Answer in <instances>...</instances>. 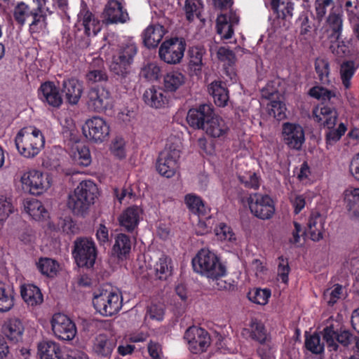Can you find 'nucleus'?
<instances>
[{"instance_id":"aec40b11","label":"nucleus","mask_w":359,"mask_h":359,"mask_svg":"<svg viewBox=\"0 0 359 359\" xmlns=\"http://www.w3.org/2000/svg\"><path fill=\"white\" fill-rule=\"evenodd\" d=\"M203 130L213 138H224L229 132V127L225 121L215 112L206 122Z\"/></svg>"},{"instance_id":"6e6552de","label":"nucleus","mask_w":359,"mask_h":359,"mask_svg":"<svg viewBox=\"0 0 359 359\" xmlns=\"http://www.w3.org/2000/svg\"><path fill=\"white\" fill-rule=\"evenodd\" d=\"M186 46V42L182 38H172L165 40L159 48V57L167 64H179L184 57Z\"/></svg>"},{"instance_id":"412c9836","label":"nucleus","mask_w":359,"mask_h":359,"mask_svg":"<svg viewBox=\"0 0 359 359\" xmlns=\"http://www.w3.org/2000/svg\"><path fill=\"white\" fill-rule=\"evenodd\" d=\"M39 91L40 99L47 102L50 106L59 107L62 104V98L59 89L53 82L48 81L42 83Z\"/></svg>"},{"instance_id":"e2e57ef3","label":"nucleus","mask_w":359,"mask_h":359,"mask_svg":"<svg viewBox=\"0 0 359 359\" xmlns=\"http://www.w3.org/2000/svg\"><path fill=\"white\" fill-rule=\"evenodd\" d=\"M278 277L283 283L287 284L288 282V274L290 271L287 259L280 256L278 258Z\"/></svg>"},{"instance_id":"de8ad7c7","label":"nucleus","mask_w":359,"mask_h":359,"mask_svg":"<svg viewBox=\"0 0 359 359\" xmlns=\"http://www.w3.org/2000/svg\"><path fill=\"white\" fill-rule=\"evenodd\" d=\"M248 298L252 302L265 305L271 297V291L268 289H254L248 292Z\"/></svg>"},{"instance_id":"72a5a7b5","label":"nucleus","mask_w":359,"mask_h":359,"mask_svg":"<svg viewBox=\"0 0 359 359\" xmlns=\"http://www.w3.org/2000/svg\"><path fill=\"white\" fill-rule=\"evenodd\" d=\"M21 295L24 301L30 306L40 304L43 302V295L36 285L28 284L21 287Z\"/></svg>"},{"instance_id":"c03bdc74","label":"nucleus","mask_w":359,"mask_h":359,"mask_svg":"<svg viewBox=\"0 0 359 359\" xmlns=\"http://www.w3.org/2000/svg\"><path fill=\"white\" fill-rule=\"evenodd\" d=\"M184 200L187 206L193 213L198 215H205L206 214L207 208L199 196L190 194L185 196Z\"/></svg>"},{"instance_id":"864d4df0","label":"nucleus","mask_w":359,"mask_h":359,"mask_svg":"<svg viewBox=\"0 0 359 359\" xmlns=\"http://www.w3.org/2000/svg\"><path fill=\"white\" fill-rule=\"evenodd\" d=\"M309 95L310 96L322 101L330 100L332 97L336 96L335 92L318 86L311 88L309 90Z\"/></svg>"},{"instance_id":"603ef678","label":"nucleus","mask_w":359,"mask_h":359,"mask_svg":"<svg viewBox=\"0 0 359 359\" xmlns=\"http://www.w3.org/2000/svg\"><path fill=\"white\" fill-rule=\"evenodd\" d=\"M334 5V0H315V14L318 21H321L325 16L327 9Z\"/></svg>"},{"instance_id":"6ab92c4d","label":"nucleus","mask_w":359,"mask_h":359,"mask_svg":"<svg viewBox=\"0 0 359 359\" xmlns=\"http://www.w3.org/2000/svg\"><path fill=\"white\" fill-rule=\"evenodd\" d=\"M61 90L67 102L74 105L81 97L83 91V83L75 78L65 79L62 81Z\"/></svg>"},{"instance_id":"b1692460","label":"nucleus","mask_w":359,"mask_h":359,"mask_svg":"<svg viewBox=\"0 0 359 359\" xmlns=\"http://www.w3.org/2000/svg\"><path fill=\"white\" fill-rule=\"evenodd\" d=\"M24 332V326L20 320L11 318L2 326L3 334L12 343L16 344L21 341Z\"/></svg>"},{"instance_id":"cd10ccee","label":"nucleus","mask_w":359,"mask_h":359,"mask_svg":"<svg viewBox=\"0 0 359 359\" xmlns=\"http://www.w3.org/2000/svg\"><path fill=\"white\" fill-rule=\"evenodd\" d=\"M325 219L318 212H313L308 222V233L313 241H318L323 238Z\"/></svg>"},{"instance_id":"bb28decb","label":"nucleus","mask_w":359,"mask_h":359,"mask_svg":"<svg viewBox=\"0 0 359 359\" xmlns=\"http://www.w3.org/2000/svg\"><path fill=\"white\" fill-rule=\"evenodd\" d=\"M115 347V342L106 334L97 335L93 341V351L99 357L108 358Z\"/></svg>"},{"instance_id":"052dcab7","label":"nucleus","mask_w":359,"mask_h":359,"mask_svg":"<svg viewBox=\"0 0 359 359\" xmlns=\"http://www.w3.org/2000/svg\"><path fill=\"white\" fill-rule=\"evenodd\" d=\"M239 181L247 188L257 189L259 187V179L255 172H249L238 175Z\"/></svg>"},{"instance_id":"0e129e2a","label":"nucleus","mask_w":359,"mask_h":359,"mask_svg":"<svg viewBox=\"0 0 359 359\" xmlns=\"http://www.w3.org/2000/svg\"><path fill=\"white\" fill-rule=\"evenodd\" d=\"M215 231L217 237L222 241L235 240V234L231 228L224 223H220Z\"/></svg>"},{"instance_id":"39448f33","label":"nucleus","mask_w":359,"mask_h":359,"mask_svg":"<svg viewBox=\"0 0 359 359\" xmlns=\"http://www.w3.org/2000/svg\"><path fill=\"white\" fill-rule=\"evenodd\" d=\"M93 304L95 310L104 316L116 314L122 307V299L119 294L108 290L95 293Z\"/></svg>"},{"instance_id":"6e6d98bb","label":"nucleus","mask_w":359,"mask_h":359,"mask_svg":"<svg viewBox=\"0 0 359 359\" xmlns=\"http://www.w3.org/2000/svg\"><path fill=\"white\" fill-rule=\"evenodd\" d=\"M74 161L78 165L86 167L91 163V156L88 147L82 146L78 148L74 156Z\"/></svg>"},{"instance_id":"338daca9","label":"nucleus","mask_w":359,"mask_h":359,"mask_svg":"<svg viewBox=\"0 0 359 359\" xmlns=\"http://www.w3.org/2000/svg\"><path fill=\"white\" fill-rule=\"evenodd\" d=\"M161 73L160 67L155 63H150L141 71L142 76L150 81L157 80Z\"/></svg>"},{"instance_id":"c756f323","label":"nucleus","mask_w":359,"mask_h":359,"mask_svg":"<svg viewBox=\"0 0 359 359\" xmlns=\"http://www.w3.org/2000/svg\"><path fill=\"white\" fill-rule=\"evenodd\" d=\"M208 90L217 106L224 107L226 104L229 100V95L225 83L220 81H212L208 86Z\"/></svg>"},{"instance_id":"7ed1b4c3","label":"nucleus","mask_w":359,"mask_h":359,"mask_svg":"<svg viewBox=\"0 0 359 359\" xmlns=\"http://www.w3.org/2000/svg\"><path fill=\"white\" fill-rule=\"evenodd\" d=\"M194 270L208 278L218 280L226 273L225 266L208 249H201L192 259Z\"/></svg>"},{"instance_id":"3c124183","label":"nucleus","mask_w":359,"mask_h":359,"mask_svg":"<svg viewBox=\"0 0 359 359\" xmlns=\"http://www.w3.org/2000/svg\"><path fill=\"white\" fill-rule=\"evenodd\" d=\"M331 45L330 49L331 52L337 57H343L347 55L350 50L345 41L339 39H330Z\"/></svg>"},{"instance_id":"a878e982","label":"nucleus","mask_w":359,"mask_h":359,"mask_svg":"<svg viewBox=\"0 0 359 359\" xmlns=\"http://www.w3.org/2000/svg\"><path fill=\"white\" fill-rule=\"evenodd\" d=\"M241 334L244 337L248 335L252 339L264 344L269 339V334L262 323L257 320H252L249 328H244Z\"/></svg>"},{"instance_id":"69168bd1","label":"nucleus","mask_w":359,"mask_h":359,"mask_svg":"<svg viewBox=\"0 0 359 359\" xmlns=\"http://www.w3.org/2000/svg\"><path fill=\"white\" fill-rule=\"evenodd\" d=\"M344 200L346 207L350 210L359 205V189H347L345 191Z\"/></svg>"},{"instance_id":"0eeeda50","label":"nucleus","mask_w":359,"mask_h":359,"mask_svg":"<svg viewBox=\"0 0 359 359\" xmlns=\"http://www.w3.org/2000/svg\"><path fill=\"white\" fill-rule=\"evenodd\" d=\"M248 204L251 213L260 219H269L275 213L273 201L266 194L259 193L250 194L248 198Z\"/></svg>"},{"instance_id":"774afa93","label":"nucleus","mask_w":359,"mask_h":359,"mask_svg":"<svg viewBox=\"0 0 359 359\" xmlns=\"http://www.w3.org/2000/svg\"><path fill=\"white\" fill-rule=\"evenodd\" d=\"M108 76L104 69H91L86 74V79L91 83L105 81Z\"/></svg>"},{"instance_id":"ea45409f","label":"nucleus","mask_w":359,"mask_h":359,"mask_svg":"<svg viewBox=\"0 0 359 359\" xmlns=\"http://www.w3.org/2000/svg\"><path fill=\"white\" fill-rule=\"evenodd\" d=\"M315 70L317 77L322 84H329L330 83V62L327 59L318 57L315 61Z\"/></svg>"},{"instance_id":"a19ab883","label":"nucleus","mask_w":359,"mask_h":359,"mask_svg":"<svg viewBox=\"0 0 359 359\" xmlns=\"http://www.w3.org/2000/svg\"><path fill=\"white\" fill-rule=\"evenodd\" d=\"M358 67L353 60L345 61L340 66V77L342 84L345 88H349L351 86V80L353 76Z\"/></svg>"},{"instance_id":"8fccbe9b","label":"nucleus","mask_w":359,"mask_h":359,"mask_svg":"<svg viewBox=\"0 0 359 359\" xmlns=\"http://www.w3.org/2000/svg\"><path fill=\"white\" fill-rule=\"evenodd\" d=\"M327 129L328 130L325 133L326 143L327 145H333L344 135L347 128L343 123H341L337 128L333 127Z\"/></svg>"},{"instance_id":"f704fd0d","label":"nucleus","mask_w":359,"mask_h":359,"mask_svg":"<svg viewBox=\"0 0 359 359\" xmlns=\"http://www.w3.org/2000/svg\"><path fill=\"white\" fill-rule=\"evenodd\" d=\"M131 240L128 236L119 233L115 238V243L112 249L113 253L119 259H122L129 254L131 250Z\"/></svg>"},{"instance_id":"49530a36","label":"nucleus","mask_w":359,"mask_h":359,"mask_svg":"<svg viewBox=\"0 0 359 359\" xmlns=\"http://www.w3.org/2000/svg\"><path fill=\"white\" fill-rule=\"evenodd\" d=\"M204 53V49L200 47H192L189 49V67L194 72L201 70L203 65V57Z\"/></svg>"},{"instance_id":"c85d7f7f","label":"nucleus","mask_w":359,"mask_h":359,"mask_svg":"<svg viewBox=\"0 0 359 359\" xmlns=\"http://www.w3.org/2000/svg\"><path fill=\"white\" fill-rule=\"evenodd\" d=\"M38 353L41 359H62V358L60 345L52 341H43L39 343Z\"/></svg>"},{"instance_id":"ddd939ff","label":"nucleus","mask_w":359,"mask_h":359,"mask_svg":"<svg viewBox=\"0 0 359 359\" xmlns=\"http://www.w3.org/2000/svg\"><path fill=\"white\" fill-rule=\"evenodd\" d=\"M282 140L290 149L299 150L305 141L303 127L296 123H283L282 124Z\"/></svg>"},{"instance_id":"680f3d73","label":"nucleus","mask_w":359,"mask_h":359,"mask_svg":"<svg viewBox=\"0 0 359 359\" xmlns=\"http://www.w3.org/2000/svg\"><path fill=\"white\" fill-rule=\"evenodd\" d=\"M13 210L11 199L0 195V221L6 220L13 212Z\"/></svg>"},{"instance_id":"20e7f679","label":"nucleus","mask_w":359,"mask_h":359,"mask_svg":"<svg viewBox=\"0 0 359 359\" xmlns=\"http://www.w3.org/2000/svg\"><path fill=\"white\" fill-rule=\"evenodd\" d=\"M137 52V48L135 43L123 44L118 47L113 54L110 65V70L117 80L125 82L130 73V66Z\"/></svg>"},{"instance_id":"f3484780","label":"nucleus","mask_w":359,"mask_h":359,"mask_svg":"<svg viewBox=\"0 0 359 359\" xmlns=\"http://www.w3.org/2000/svg\"><path fill=\"white\" fill-rule=\"evenodd\" d=\"M213 113L214 110L211 105L201 104L198 108L189 110L187 121L191 127L203 130Z\"/></svg>"},{"instance_id":"9d476101","label":"nucleus","mask_w":359,"mask_h":359,"mask_svg":"<svg viewBox=\"0 0 359 359\" xmlns=\"http://www.w3.org/2000/svg\"><path fill=\"white\" fill-rule=\"evenodd\" d=\"M184 338L188 344L190 351L195 354L205 351L210 344V337L208 332L196 326L189 327L186 330Z\"/></svg>"},{"instance_id":"5fc2aeb1","label":"nucleus","mask_w":359,"mask_h":359,"mask_svg":"<svg viewBox=\"0 0 359 359\" xmlns=\"http://www.w3.org/2000/svg\"><path fill=\"white\" fill-rule=\"evenodd\" d=\"M305 345L311 352L318 354L323 351V344L320 343V337L318 334H313L306 337Z\"/></svg>"},{"instance_id":"423d86ee","label":"nucleus","mask_w":359,"mask_h":359,"mask_svg":"<svg viewBox=\"0 0 359 359\" xmlns=\"http://www.w3.org/2000/svg\"><path fill=\"white\" fill-rule=\"evenodd\" d=\"M20 184L24 192L32 195L41 194L50 187L48 175L37 170L24 172L20 177Z\"/></svg>"},{"instance_id":"f03ea898","label":"nucleus","mask_w":359,"mask_h":359,"mask_svg":"<svg viewBox=\"0 0 359 359\" xmlns=\"http://www.w3.org/2000/svg\"><path fill=\"white\" fill-rule=\"evenodd\" d=\"M15 143L21 156L32 158L37 156L44 147L45 138L39 129L34 126H27L19 130Z\"/></svg>"},{"instance_id":"f257e3e1","label":"nucleus","mask_w":359,"mask_h":359,"mask_svg":"<svg viewBox=\"0 0 359 359\" xmlns=\"http://www.w3.org/2000/svg\"><path fill=\"white\" fill-rule=\"evenodd\" d=\"M43 0L18 1L13 7L12 14L15 22L23 26L27 22L31 34L39 33L46 27V15L43 11Z\"/></svg>"},{"instance_id":"79ce46f5","label":"nucleus","mask_w":359,"mask_h":359,"mask_svg":"<svg viewBox=\"0 0 359 359\" xmlns=\"http://www.w3.org/2000/svg\"><path fill=\"white\" fill-rule=\"evenodd\" d=\"M329 28L332 30L330 39H339L341 36L343 20L342 15L331 12L327 19Z\"/></svg>"},{"instance_id":"c9c22d12","label":"nucleus","mask_w":359,"mask_h":359,"mask_svg":"<svg viewBox=\"0 0 359 359\" xmlns=\"http://www.w3.org/2000/svg\"><path fill=\"white\" fill-rule=\"evenodd\" d=\"M184 75L179 71L168 72L163 79L164 88L170 92H174L185 83Z\"/></svg>"},{"instance_id":"4c0bfd02","label":"nucleus","mask_w":359,"mask_h":359,"mask_svg":"<svg viewBox=\"0 0 359 359\" xmlns=\"http://www.w3.org/2000/svg\"><path fill=\"white\" fill-rule=\"evenodd\" d=\"M271 7L279 18H291L294 5L289 0H271Z\"/></svg>"},{"instance_id":"2f4dec72","label":"nucleus","mask_w":359,"mask_h":359,"mask_svg":"<svg viewBox=\"0 0 359 359\" xmlns=\"http://www.w3.org/2000/svg\"><path fill=\"white\" fill-rule=\"evenodd\" d=\"M144 102L154 108H161L167 102L164 91L161 88L154 87L147 89L143 95Z\"/></svg>"},{"instance_id":"bf43d9fd","label":"nucleus","mask_w":359,"mask_h":359,"mask_svg":"<svg viewBox=\"0 0 359 359\" xmlns=\"http://www.w3.org/2000/svg\"><path fill=\"white\" fill-rule=\"evenodd\" d=\"M337 332L334 330L333 325L327 326L323 330V339L326 341L330 350L337 351L338 345L337 343Z\"/></svg>"},{"instance_id":"f8f14e48","label":"nucleus","mask_w":359,"mask_h":359,"mask_svg":"<svg viewBox=\"0 0 359 359\" xmlns=\"http://www.w3.org/2000/svg\"><path fill=\"white\" fill-rule=\"evenodd\" d=\"M83 132L90 141L101 143L106 140L109 135V126L102 118L94 116L86 121Z\"/></svg>"},{"instance_id":"58836bf2","label":"nucleus","mask_w":359,"mask_h":359,"mask_svg":"<svg viewBox=\"0 0 359 359\" xmlns=\"http://www.w3.org/2000/svg\"><path fill=\"white\" fill-rule=\"evenodd\" d=\"M27 212L34 219H44L48 217V212L42 203L37 199H32L25 205Z\"/></svg>"},{"instance_id":"37998d69","label":"nucleus","mask_w":359,"mask_h":359,"mask_svg":"<svg viewBox=\"0 0 359 359\" xmlns=\"http://www.w3.org/2000/svg\"><path fill=\"white\" fill-rule=\"evenodd\" d=\"M217 32L221 39H231L233 34V29L231 22L228 21L226 14H222L217 19Z\"/></svg>"},{"instance_id":"4468645a","label":"nucleus","mask_w":359,"mask_h":359,"mask_svg":"<svg viewBox=\"0 0 359 359\" xmlns=\"http://www.w3.org/2000/svg\"><path fill=\"white\" fill-rule=\"evenodd\" d=\"M51 325L55 336L61 340H72L76 335V329L74 323L65 314H54Z\"/></svg>"},{"instance_id":"dca6fc26","label":"nucleus","mask_w":359,"mask_h":359,"mask_svg":"<svg viewBox=\"0 0 359 359\" xmlns=\"http://www.w3.org/2000/svg\"><path fill=\"white\" fill-rule=\"evenodd\" d=\"M102 18L107 24L125 23L129 20L128 13L119 0H109L102 13Z\"/></svg>"},{"instance_id":"9b49d317","label":"nucleus","mask_w":359,"mask_h":359,"mask_svg":"<svg viewBox=\"0 0 359 359\" xmlns=\"http://www.w3.org/2000/svg\"><path fill=\"white\" fill-rule=\"evenodd\" d=\"M180 151L165 147L158 156L156 161V170L158 173L167 178L175 175L178 169Z\"/></svg>"},{"instance_id":"a18cd8bd","label":"nucleus","mask_w":359,"mask_h":359,"mask_svg":"<svg viewBox=\"0 0 359 359\" xmlns=\"http://www.w3.org/2000/svg\"><path fill=\"white\" fill-rule=\"evenodd\" d=\"M36 264L41 273L48 277L55 276L59 269L58 263L50 258H41Z\"/></svg>"},{"instance_id":"7c9ffc66","label":"nucleus","mask_w":359,"mask_h":359,"mask_svg":"<svg viewBox=\"0 0 359 359\" xmlns=\"http://www.w3.org/2000/svg\"><path fill=\"white\" fill-rule=\"evenodd\" d=\"M91 205L88 200L77 195L76 191L69 195L67 206L74 215L84 216Z\"/></svg>"},{"instance_id":"a211bd4d","label":"nucleus","mask_w":359,"mask_h":359,"mask_svg":"<svg viewBox=\"0 0 359 359\" xmlns=\"http://www.w3.org/2000/svg\"><path fill=\"white\" fill-rule=\"evenodd\" d=\"M77 27L79 30L83 29L87 36H95L101 29L100 21L86 7L78 14Z\"/></svg>"},{"instance_id":"4d7b16f0","label":"nucleus","mask_w":359,"mask_h":359,"mask_svg":"<svg viewBox=\"0 0 359 359\" xmlns=\"http://www.w3.org/2000/svg\"><path fill=\"white\" fill-rule=\"evenodd\" d=\"M342 292V286L335 285L333 288H330L324 292V300L330 306H333L340 298Z\"/></svg>"},{"instance_id":"13d9d810","label":"nucleus","mask_w":359,"mask_h":359,"mask_svg":"<svg viewBox=\"0 0 359 359\" xmlns=\"http://www.w3.org/2000/svg\"><path fill=\"white\" fill-rule=\"evenodd\" d=\"M110 150L111 153L119 159L124 158L126 153V142L123 138L117 137L114 138L111 144Z\"/></svg>"},{"instance_id":"473e14b6","label":"nucleus","mask_w":359,"mask_h":359,"mask_svg":"<svg viewBox=\"0 0 359 359\" xmlns=\"http://www.w3.org/2000/svg\"><path fill=\"white\" fill-rule=\"evenodd\" d=\"M77 195L88 200L92 205L98 195V189L97 185L91 180H84L79 183L74 189Z\"/></svg>"},{"instance_id":"1a4fd4ad","label":"nucleus","mask_w":359,"mask_h":359,"mask_svg":"<svg viewBox=\"0 0 359 359\" xmlns=\"http://www.w3.org/2000/svg\"><path fill=\"white\" fill-rule=\"evenodd\" d=\"M73 254L79 266L92 267L97 255L95 243L88 238L76 239Z\"/></svg>"},{"instance_id":"393cba45","label":"nucleus","mask_w":359,"mask_h":359,"mask_svg":"<svg viewBox=\"0 0 359 359\" xmlns=\"http://www.w3.org/2000/svg\"><path fill=\"white\" fill-rule=\"evenodd\" d=\"M141 210L137 206L127 208L119 216L120 225L128 231H133L137 226Z\"/></svg>"},{"instance_id":"e433bc0d","label":"nucleus","mask_w":359,"mask_h":359,"mask_svg":"<svg viewBox=\"0 0 359 359\" xmlns=\"http://www.w3.org/2000/svg\"><path fill=\"white\" fill-rule=\"evenodd\" d=\"M154 268L155 275L158 278L166 279L172 273L171 259L165 255H161L156 262Z\"/></svg>"},{"instance_id":"2eb2a0df","label":"nucleus","mask_w":359,"mask_h":359,"mask_svg":"<svg viewBox=\"0 0 359 359\" xmlns=\"http://www.w3.org/2000/svg\"><path fill=\"white\" fill-rule=\"evenodd\" d=\"M111 102L110 92L104 88H92L88 93L86 104L92 111H104L110 107Z\"/></svg>"},{"instance_id":"09e8293b","label":"nucleus","mask_w":359,"mask_h":359,"mask_svg":"<svg viewBox=\"0 0 359 359\" xmlns=\"http://www.w3.org/2000/svg\"><path fill=\"white\" fill-rule=\"evenodd\" d=\"M202 8L201 0H186L184 10L187 19L189 21L194 20L195 16L198 17Z\"/></svg>"},{"instance_id":"4be33fe9","label":"nucleus","mask_w":359,"mask_h":359,"mask_svg":"<svg viewBox=\"0 0 359 359\" xmlns=\"http://www.w3.org/2000/svg\"><path fill=\"white\" fill-rule=\"evenodd\" d=\"M313 116L316 121L327 128L334 127L338 116L336 110L327 106L316 107L313 111Z\"/></svg>"},{"instance_id":"5701e85b","label":"nucleus","mask_w":359,"mask_h":359,"mask_svg":"<svg viewBox=\"0 0 359 359\" xmlns=\"http://www.w3.org/2000/svg\"><path fill=\"white\" fill-rule=\"evenodd\" d=\"M166 31L160 24H153L148 26L142 33L144 45L147 48H155L162 40Z\"/></svg>"}]
</instances>
